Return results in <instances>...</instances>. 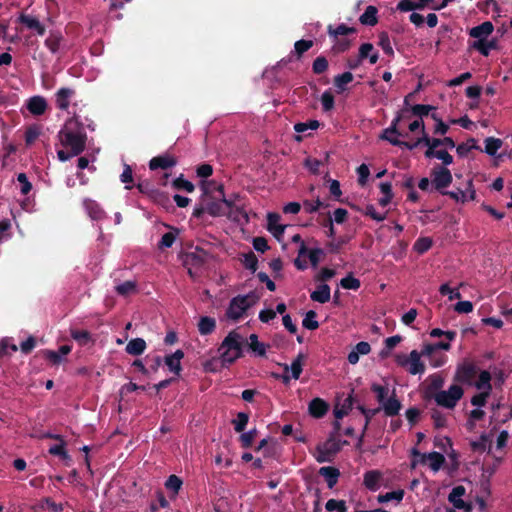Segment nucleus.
<instances>
[{"label": "nucleus", "instance_id": "1", "mask_svg": "<svg viewBox=\"0 0 512 512\" xmlns=\"http://www.w3.org/2000/svg\"><path fill=\"white\" fill-rule=\"evenodd\" d=\"M61 144L70 149L71 155L81 154L86 147L87 135L76 116L68 119L59 132Z\"/></svg>", "mask_w": 512, "mask_h": 512}, {"label": "nucleus", "instance_id": "2", "mask_svg": "<svg viewBox=\"0 0 512 512\" xmlns=\"http://www.w3.org/2000/svg\"><path fill=\"white\" fill-rule=\"evenodd\" d=\"M242 345L243 339L241 335L235 331L230 332L225 337L219 349L224 365H230L242 356Z\"/></svg>", "mask_w": 512, "mask_h": 512}, {"label": "nucleus", "instance_id": "3", "mask_svg": "<svg viewBox=\"0 0 512 512\" xmlns=\"http://www.w3.org/2000/svg\"><path fill=\"white\" fill-rule=\"evenodd\" d=\"M216 190L223 195V203L226 206V216L229 220L237 223L238 225H246L249 223V215L243 205L236 203L239 196L234 195V198H226L224 195L223 185H218Z\"/></svg>", "mask_w": 512, "mask_h": 512}, {"label": "nucleus", "instance_id": "4", "mask_svg": "<svg viewBox=\"0 0 512 512\" xmlns=\"http://www.w3.org/2000/svg\"><path fill=\"white\" fill-rule=\"evenodd\" d=\"M208 257V253L199 247L194 251L186 252L181 255L182 264L187 268L188 274L191 278L198 277L199 270L204 266Z\"/></svg>", "mask_w": 512, "mask_h": 512}, {"label": "nucleus", "instance_id": "5", "mask_svg": "<svg viewBox=\"0 0 512 512\" xmlns=\"http://www.w3.org/2000/svg\"><path fill=\"white\" fill-rule=\"evenodd\" d=\"M255 302L256 298L252 293L233 297L226 310L227 318L234 321L240 319Z\"/></svg>", "mask_w": 512, "mask_h": 512}, {"label": "nucleus", "instance_id": "6", "mask_svg": "<svg viewBox=\"0 0 512 512\" xmlns=\"http://www.w3.org/2000/svg\"><path fill=\"white\" fill-rule=\"evenodd\" d=\"M464 390L460 385L454 384L447 391H438L433 395L435 402L444 408L453 409L462 398Z\"/></svg>", "mask_w": 512, "mask_h": 512}, {"label": "nucleus", "instance_id": "7", "mask_svg": "<svg viewBox=\"0 0 512 512\" xmlns=\"http://www.w3.org/2000/svg\"><path fill=\"white\" fill-rule=\"evenodd\" d=\"M396 363L401 367L409 365L408 372L412 375L423 374L425 365L421 361V354L417 350H412L408 357L405 355H396Z\"/></svg>", "mask_w": 512, "mask_h": 512}, {"label": "nucleus", "instance_id": "8", "mask_svg": "<svg viewBox=\"0 0 512 512\" xmlns=\"http://www.w3.org/2000/svg\"><path fill=\"white\" fill-rule=\"evenodd\" d=\"M431 178L432 187L441 195L451 185L453 180L450 170L445 166H435L431 171Z\"/></svg>", "mask_w": 512, "mask_h": 512}, {"label": "nucleus", "instance_id": "9", "mask_svg": "<svg viewBox=\"0 0 512 512\" xmlns=\"http://www.w3.org/2000/svg\"><path fill=\"white\" fill-rule=\"evenodd\" d=\"M477 374L478 367L471 361H464L457 366L454 381L471 386Z\"/></svg>", "mask_w": 512, "mask_h": 512}, {"label": "nucleus", "instance_id": "10", "mask_svg": "<svg viewBox=\"0 0 512 512\" xmlns=\"http://www.w3.org/2000/svg\"><path fill=\"white\" fill-rule=\"evenodd\" d=\"M409 110L408 108H403L400 112L397 113L396 117L392 120L390 126L383 130L380 138L386 140L390 143V140L399 139L398 136H408L407 133L402 134L399 130L400 123L403 119L409 118Z\"/></svg>", "mask_w": 512, "mask_h": 512}, {"label": "nucleus", "instance_id": "11", "mask_svg": "<svg viewBox=\"0 0 512 512\" xmlns=\"http://www.w3.org/2000/svg\"><path fill=\"white\" fill-rule=\"evenodd\" d=\"M340 451V446L334 441H327L323 446L317 447L316 461L319 463L331 462L333 457Z\"/></svg>", "mask_w": 512, "mask_h": 512}, {"label": "nucleus", "instance_id": "12", "mask_svg": "<svg viewBox=\"0 0 512 512\" xmlns=\"http://www.w3.org/2000/svg\"><path fill=\"white\" fill-rule=\"evenodd\" d=\"M177 164V159L175 156L170 155L168 153L153 157L149 161L150 170L154 171L157 169L167 170L169 168L174 167Z\"/></svg>", "mask_w": 512, "mask_h": 512}, {"label": "nucleus", "instance_id": "13", "mask_svg": "<svg viewBox=\"0 0 512 512\" xmlns=\"http://www.w3.org/2000/svg\"><path fill=\"white\" fill-rule=\"evenodd\" d=\"M26 108L33 116H41L45 114L48 103L45 97L35 95L26 101Z\"/></svg>", "mask_w": 512, "mask_h": 512}, {"label": "nucleus", "instance_id": "14", "mask_svg": "<svg viewBox=\"0 0 512 512\" xmlns=\"http://www.w3.org/2000/svg\"><path fill=\"white\" fill-rule=\"evenodd\" d=\"M380 408L387 417H394L399 414L402 404L397 398L395 390H393L392 394L380 405Z\"/></svg>", "mask_w": 512, "mask_h": 512}, {"label": "nucleus", "instance_id": "15", "mask_svg": "<svg viewBox=\"0 0 512 512\" xmlns=\"http://www.w3.org/2000/svg\"><path fill=\"white\" fill-rule=\"evenodd\" d=\"M18 21L26 28L35 31L38 36H43L46 32L44 24H42L35 16L21 13L18 17Z\"/></svg>", "mask_w": 512, "mask_h": 512}, {"label": "nucleus", "instance_id": "16", "mask_svg": "<svg viewBox=\"0 0 512 512\" xmlns=\"http://www.w3.org/2000/svg\"><path fill=\"white\" fill-rule=\"evenodd\" d=\"M75 95V90L68 87H62L55 93L56 107L66 111L70 105V99Z\"/></svg>", "mask_w": 512, "mask_h": 512}, {"label": "nucleus", "instance_id": "17", "mask_svg": "<svg viewBox=\"0 0 512 512\" xmlns=\"http://www.w3.org/2000/svg\"><path fill=\"white\" fill-rule=\"evenodd\" d=\"M382 473L378 470H369L364 473L363 484L370 491H377L381 486Z\"/></svg>", "mask_w": 512, "mask_h": 512}, {"label": "nucleus", "instance_id": "18", "mask_svg": "<svg viewBox=\"0 0 512 512\" xmlns=\"http://www.w3.org/2000/svg\"><path fill=\"white\" fill-rule=\"evenodd\" d=\"M183 357L184 352L178 349L174 353L165 356L164 363L167 365L171 372L176 375H180V372L182 371L181 359H183Z\"/></svg>", "mask_w": 512, "mask_h": 512}, {"label": "nucleus", "instance_id": "19", "mask_svg": "<svg viewBox=\"0 0 512 512\" xmlns=\"http://www.w3.org/2000/svg\"><path fill=\"white\" fill-rule=\"evenodd\" d=\"M280 215L278 213H269L267 215V229L269 232L272 233V235L277 239L280 240L281 237L284 234L285 226L279 224Z\"/></svg>", "mask_w": 512, "mask_h": 512}, {"label": "nucleus", "instance_id": "20", "mask_svg": "<svg viewBox=\"0 0 512 512\" xmlns=\"http://www.w3.org/2000/svg\"><path fill=\"white\" fill-rule=\"evenodd\" d=\"M328 404L321 398H314L310 401L308 411L314 418H322L328 412Z\"/></svg>", "mask_w": 512, "mask_h": 512}, {"label": "nucleus", "instance_id": "21", "mask_svg": "<svg viewBox=\"0 0 512 512\" xmlns=\"http://www.w3.org/2000/svg\"><path fill=\"white\" fill-rule=\"evenodd\" d=\"M494 26L490 21H485L470 29L469 35L477 40L486 39L492 34Z\"/></svg>", "mask_w": 512, "mask_h": 512}, {"label": "nucleus", "instance_id": "22", "mask_svg": "<svg viewBox=\"0 0 512 512\" xmlns=\"http://www.w3.org/2000/svg\"><path fill=\"white\" fill-rule=\"evenodd\" d=\"M319 474L324 477L328 488L332 489L338 482L340 471L332 466H324L319 469Z\"/></svg>", "mask_w": 512, "mask_h": 512}, {"label": "nucleus", "instance_id": "23", "mask_svg": "<svg viewBox=\"0 0 512 512\" xmlns=\"http://www.w3.org/2000/svg\"><path fill=\"white\" fill-rule=\"evenodd\" d=\"M327 32L330 38H338V36H349L351 34H356L357 29L354 27H349L346 24H339L337 27L329 25L327 27Z\"/></svg>", "mask_w": 512, "mask_h": 512}, {"label": "nucleus", "instance_id": "24", "mask_svg": "<svg viewBox=\"0 0 512 512\" xmlns=\"http://www.w3.org/2000/svg\"><path fill=\"white\" fill-rule=\"evenodd\" d=\"M147 345L143 338H134L130 340L125 348V351L132 356H139L144 353Z\"/></svg>", "mask_w": 512, "mask_h": 512}, {"label": "nucleus", "instance_id": "25", "mask_svg": "<svg viewBox=\"0 0 512 512\" xmlns=\"http://www.w3.org/2000/svg\"><path fill=\"white\" fill-rule=\"evenodd\" d=\"M310 298L321 304L327 303L331 298L329 285L325 283L319 285L317 289L310 294Z\"/></svg>", "mask_w": 512, "mask_h": 512}, {"label": "nucleus", "instance_id": "26", "mask_svg": "<svg viewBox=\"0 0 512 512\" xmlns=\"http://www.w3.org/2000/svg\"><path fill=\"white\" fill-rule=\"evenodd\" d=\"M83 205L93 220H100L104 217L105 212L96 201L85 199Z\"/></svg>", "mask_w": 512, "mask_h": 512}, {"label": "nucleus", "instance_id": "27", "mask_svg": "<svg viewBox=\"0 0 512 512\" xmlns=\"http://www.w3.org/2000/svg\"><path fill=\"white\" fill-rule=\"evenodd\" d=\"M377 13L378 9L375 6L369 5L360 16V23L368 26L376 25L378 23Z\"/></svg>", "mask_w": 512, "mask_h": 512}, {"label": "nucleus", "instance_id": "28", "mask_svg": "<svg viewBox=\"0 0 512 512\" xmlns=\"http://www.w3.org/2000/svg\"><path fill=\"white\" fill-rule=\"evenodd\" d=\"M352 239V236L350 235H343L338 237L337 239H333L332 241H329L326 244V248L329 253L331 254H338L340 253L342 247L346 244H348Z\"/></svg>", "mask_w": 512, "mask_h": 512}, {"label": "nucleus", "instance_id": "29", "mask_svg": "<svg viewBox=\"0 0 512 512\" xmlns=\"http://www.w3.org/2000/svg\"><path fill=\"white\" fill-rule=\"evenodd\" d=\"M497 46L496 40L487 41L486 39L476 40L472 43L471 48L480 52L483 56H488L492 49Z\"/></svg>", "mask_w": 512, "mask_h": 512}, {"label": "nucleus", "instance_id": "30", "mask_svg": "<svg viewBox=\"0 0 512 512\" xmlns=\"http://www.w3.org/2000/svg\"><path fill=\"white\" fill-rule=\"evenodd\" d=\"M353 74L351 72H344L336 75L333 79L334 86L337 88L338 93H342L347 90L346 85L353 81Z\"/></svg>", "mask_w": 512, "mask_h": 512}, {"label": "nucleus", "instance_id": "31", "mask_svg": "<svg viewBox=\"0 0 512 512\" xmlns=\"http://www.w3.org/2000/svg\"><path fill=\"white\" fill-rule=\"evenodd\" d=\"M216 328V321L209 316H203L198 322V330L201 335H209L214 332Z\"/></svg>", "mask_w": 512, "mask_h": 512}, {"label": "nucleus", "instance_id": "32", "mask_svg": "<svg viewBox=\"0 0 512 512\" xmlns=\"http://www.w3.org/2000/svg\"><path fill=\"white\" fill-rule=\"evenodd\" d=\"M314 45L313 40L301 39L295 42L294 50L291 52V56H295L296 59H301L303 54L307 52Z\"/></svg>", "mask_w": 512, "mask_h": 512}, {"label": "nucleus", "instance_id": "33", "mask_svg": "<svg viewBox=\"0 0 512 512\" xmlns=\"http://www.w3.org/2000/svg\"><path fill=\"white\" fill-rule=\"evenodd\" d=\"M473 385L479 389L490 392L491 386V374L487 370H483L479 373L478 380L473 382Z\"/></svg>", "mask_w": 512, "mask_h": 512}, {"label": "nucleus", "instance_id": "34", "mask_svg": "<svg viewBox=\"0 0 512 512\" xmlns=\"http://www.w3.org/2000/svg\"><path fill=\"white\" fill-rule=\"evenodd\" d=\"M223 197V195L221 194ZM226 206L223 203V198L220 201H211L207 203L206 211L213 217L226 215Z\"/></svg>", "mask_w": 512, "mask_h": 512}, {"label": "nucleus", "instance_id": "35", "mask_svg": "<svg viewBox=\"0 0 512 512\" xmlns=\"http://www.w3.org/2000/svg\"><path fill=\"white\" fill-rule=\"evenodd\" d=\"M430 383L426 390L427 397H433L435 393L440 390L444 385V379L439 374H433L429 377Z\"/></svg>", "mask_w": 512, "mask_h": 512}, {"label": "nucleus", "instance_id": "36", "mask_svg": "<svg viewBox=\"0 0 512 512\" xmlns=\"http://www.w3.org/2000/svg\"><path fill=\"white\" fill-rule=\"evenodd\" d=\"M484 152L489 156H496L497 151L502 147L503 141L495 137H487L485 139Z\"/></svg>", "mask_w": 512, "mask_h": 512}, {"label": "nucleus", "instance_id": "37", "mask_svg": "<svg viewBox=\"0 0 512 512\" xmlns=\"http://www.w3.org/2000/svg\"><path fill=\"white\" fill-rule=\"evenodd\" d=\"M115 290L117 294L126 297L137 292V283L136 281L128 280L118 284Z\"/></svg>", "mask_w": 512, "mask_h": 512}, {"label": "nucleus", "instance_id": "38", "mask_svg": "<svg viewBox=\"0 0 512 512\" xmlns=\"http://www.w3.org/2000/svg\"><path fill=\"white\" fill-rule=\"evenodd\" d=\"M353 407V397L350 395L344 399L343 403L340 407L336 406L334 409V416L336 419H342L344 416L348 415V413L352 410Z\"/></svg>", "mask_w": 512, "mask_h": 512}, {"label": "nucleus", "instance_id": "39", "mask_svg": "<svg viewBox=\"0 0 512 512\" xmlns=\"http://www.w3.org/2000/svg\"><path fill=\"white\" fill-rule=\"evenodd\" d=\"M248 346L256 355H258V356L266 355L267 346L264 343L259 342L258 336L256 334H251L249 336Z\"/></svg>", "mask_w": 512, "mask_h": 512}, {"label": "nucleus", "instance_id": "40", "mask_svg": "<svg viewBox=\"0 0 512 512\" xmlns=\"http://www.w3.org/2000/svg\"><path fill=\"white\" fill-rule=\"evenodd\" d=\"M408 110L411 112L413 116L422 119L424 116H428L430 112L435 111L436 107L426 104H416L411 106V108Z\"/></svg>", "mask_w": 512, "mask_h": 512}, {"label": "nucleus", "instance_id": "41", "mask_svg": "<svg viewBox=\"0 0 512 512\" xmlns=\"http://www.w3.org/2000/svg\"><path fill=\"white\" fill-rule=\"evenodd\" d=\"M425 157L428 159L437 158L446 166L453 163V157L446 150L425 151Z\"/></svg>", "mask_w": 512, "mask_h": 512}, {"label": "nucleus", "instance_id": "42", "mask_svg": "<svg viewBox=\"0 0 512 512\" xmlns=\"http://www.w3.org/2000/svg\"><path fill=\"white\" fill-rule=\"evenodd\" d=\"M333 39L332 50L335 53H343L347 51L351 46V40L347 38V36H338V38Z\"/></svg>", "mask_w": 512, "mask_h": 512}, {"label": "nucleus", "instance_id": "43", "mask_svg": "<svg viewBox=\"0 0 512 512\" xmlns=\"http://www.w3.org/2000/svg\"><path fill=\"white\" fill-rule=\"evenodd\" d=\"M432 245L433 241L430 237H420L415 241L413 249L418 254H424L432 247Z\"/></svg>", "mask_w": 512, "mask_h": 512}, {"label": "nucleus", "instance_id": "44", "mask_svg": "<svg viewBox=\"0 0 512 512\" xmlns=\"http://www.w3.org/2000/svg\"><path fill=\"white\" fill-rule=\"evenodd\" d=\"M248 421H249V415L245 412H239L237 414V417L236 419H233L232 420V424H233V427H234V430L237 432V433H242L244 432L247 424H248Z\"/></svg>", "mask_w": 512, "mask_h": 512}, {"label": "nucleus", "instance_id": "45", "mask_svg": "<svg viewBox=\"0 0 512 512\" xmlns=\"http://www.w3.org/2000/svg\"><path fill=\"white\" fill-rule=\"evenodd\" d=\"M473 149L481 150L476 144V140L474 138H471L467 142L461 143L456 147V151L460 157H465Z\"/></svg>", "mask_w": 512, "mask_h": 512}, {"label": "nucleus", "instance_id": "46", "mask_svg": "<svg viewBox=\"0 0 512 512\" xmlns=\"http://www.w3.org/2000/svg\"><path fill=\"white\" fill-rule=\"evenodd\" d=\"M305 356L302 353H299L297 357L292 361L290 370H291V377L295 380L300 378V375L302 373V362L304 360Z\"/></svg>", "mask_w": 512, "mask_h": 512}, {"label": "nucleus", "instance_id": "47", "mask_svg": "<svg viewBox=\"0 0 512 512\" xmlns=\"http://www.w3.org/2000/svg\"><path fill=\"white\" fill-rule=\"evenodd\" d=\"M329 63L325 56H318L312 64V71L316 75L325 73L328 70Z\"/></svg>", "mask_w": 512, "mask_h": 512}, {"label": "nucleus", "instance_id": "48", "mask_svg": "<svg viewBox=\"0 0 512 512\" xmlns=\"http://www.w3.org/2000/svg\"><path fill=\"white\" fill-rule=\"evenodd\" d=\"M429 466L433 471H438L445 462V457L439 452L428 453Z\"/></svg>", "mask_w": 512, "mask_h": 512}, {"label": "nucleus", "instance_id": "49", "mask_svg": "<svg viewBox=\"0 0 512 512\" xmlns=\"http://www.w3.org/2000/svg\"><path fill=\"white\" fill-rule=\"evenodd\" d=\"M340 285L343 289L357 290L361 286L359 279L355 278L352 273H349L346 277L342 278Z\"/></svg>", "mask_w": 512, "mask_h": 512}, {"label": "nucleus", "instance_id": "50", "mask_svg": "<svg viewBox=\"0 0 512 512\" xmlns=\"http://www.w3.org/2000/svg\"><path fill=\"white\" fill-rule=\"evenodd\" d=\"M378 45L382 48L385 54L388 56H394V50L390 43V38L387 32L383 31L378 36Z\"/></svg>", "mask_w": 512, "mask_h": 512}, {"label": "nucleus", "instance_id": "51", "mask_svg": "<svg viewBox=\"0 0 512 512\" xmlns=\"http://www.w3.org/2000/svg\"><path fill=\"white\" fill-rule=\"evenodd\" d=\"M316 317L317 313L314 310H309L302 321L303 327L308 330H316L319 327Z\"/></svg>", "mask_w": 512, "mask_h": 512}, {"label": "nucleus", "instance_id": "52", "mask_svg": "<svg viewBox=\"0 0 512 512\" xmlns=\"http://www.w3.org/2000/svg\"><path fill=\"white\" fill-rule=\"evenodd\" d=\"M371 391L375 393L377 402L381 405L388 397L389 389L377 383L371 385Z\"/></svg>", "mask_w": 512, "mask_h": 512}, {"label": "nucleus", "instance_id": "53", "mask_svg": "<svg viewBox=\"0 0 512 512\" xmlns=\"http://www.w3.org/2000/svg\"><path fill=\"white\" fill-rule=\"evenodd\" d=\"M242 263L244 267L251 270L252 273L256 272L258 268V259L252 251L243 255Z\"/></svg>", "mask_w": 512, "mask_h": 512}, {"label": "nucleus", "instance_id": "54", "mask_svg": "<svg viewBox=\"0 0 512 512\" xmlns=\"http://www.w3.org/2000/svg\"><path fill=\"white\" fill-rule=\"evenodd\" d=\"M325 508L329 512H347V506L344 500L329 499L325 504Z\"/></svg>", "mask_w": 512, "mask_h": 512}, {"label": "nucleus", "instance_id": "55", "mask_svg": "<svg viewBox=\"0 0 512 512\" xmlns=\"http://www.w3.org/2000/svg\"><path fill=\"white\" fill-rule=\"evenodd\" d=\"M61 35L57 33H51L49 37L45 40V46L52 52L56 53L59 50Z\"/></svg>", "mask_w": 512, "mask_h": 512}, {"label": "nucleus", "instance_id": "56", "mask_svg": "<svg viewBox=\"0 0 512 512\" xmlns=\"http://www.w3.org/2000/svg\"><path fill=\"white\" fill-rule=\"evenodd\" d=\"M60 444L53 445L49 448V453L54 456H59L62 460H70V456L65 449V441H60Z\"/></svg>", "mask_w": 512, "mask_h": 512}, {"label": "nucleus", "instance_id": "57", "mask_svg": "<svg viewBox=\"0 0 512 512\" xmlns=\"http://www.w3.org/2000/svg\"><path fill=\"white\" fill-rule=\"evenodd\" d=\"M321 104L325 112L331 111L335 105L334 95L330 90L323 92L321 95Z\"/></svg>", "mask_w": 512, "mask_h": 512}, {"label": "nucleus", "instance_id": "58", "mask_svg": "<svg viewBox=\"0 0 512 512\" xmlns=\"http://www.w3.org/2000/svg\"><path fill=\"white\" fill-rule=\"evenodd\" d=\"M172 185L176 190H185L186 192L189 193L193 192L195 188L192 182L183 178V175L176 178L173 181Z\"/></svg>", "mask_w": 512, "mask_h": 512}, {"label": "nucleus", "instance_id": "59", "mask_svg": "<svg viewBox=\"0 0 512 512\" xmlns=\"http://www.w3.org/2000/svg\"><path fill=\"white\" fill-rule=\"evenodd\" d=\"M177 234H178V230L170 231V232L165 233L161 237V240H160V242L158 244V247L160 249L172 247V245L174 244V242L176 240Z\"/></svg>", "mask_w": 512, "mask_h": 512}, {"label": "nucleus", "instance_id": "60", "mask_svg": "<svg viewBox=\"0 0 512 512\" xmlns=\"http://www.w3.org/2000/svg\"><path fill=\"white\" fill-rule=\"evenodd\" d=\"M310 264L313 268L318 267L321 257L324 256L325 252L322 248H314L307 251Z\"/></svg>", "mask_w": 512, "mask_h": 512}, {"label": "nucleus", "instance_id": "61", "mask_svg": "<svg viewBox=\"0 0 512 512\" xmlns=\"http://www.w3.org/2000/svg\"><path fill=\"white\" fill-rule=\"evenodd\" d=\"M439 293L443 296L447 295L450 301L461 298L459 290L451 288L448 283H444L440 286Z\"/></svg>", "mask_w": 512, "mask_h": 512}, {"label": "nucleus", "instance_id": "62", "mask_svg": "<svg viewBox=\"0 0 512 512\" xmlns=\"http://www.w3.org/2000/svg\"><path fill=\"white\" fill-rule=\"evenodd\" d=\"M320 126V122L318 120H309L307 122H299L294 125V130L297 133H303L308 129L316 130Z\"/></svg>", "mask_w": 512, "mask_h": 512}, {"label": "nucleus", "instance_id": "63", "mask_svg": "<svg viewBox=\"0 0 512 512\" xmlns=\"http://www.w3.org/2000/svg\"><path fill=\"white\" fill-rule=\"evenodd\" d=\"M40 135V128L37 125L28 127L25 131V143L27 146L32 145Z\"/></svg>", "mask_w": 512, "mask_h": 512}, {"label": "nucleus", "instance_id": "64", "mask_svg": "<svg viewBox=\"0 0 512 512\" xmlns=\"http://www.w3.org/2000/svg\"><path fill=\"white\" fill-rule=\"evenodd\" d=\"M182 484L183 482L178 476L170 475L165 482V487L173 491L175 494H178Z\"/></svg>", "mask_w": 512, "mask_h": 512}]
</instances>
